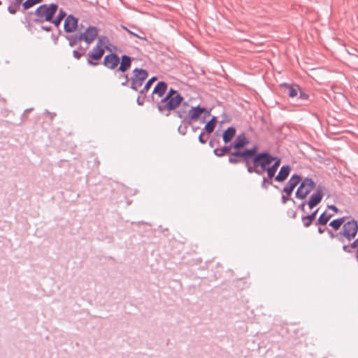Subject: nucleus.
<instances>
[{
    "label": "nucleus",
    "instance_id": "nucleus-1",
    "mask_svg": "<svg viewBox=\"0 0 358 358\" xmlns=\"http://www.w3.org/2000/svg\"><path fill=\"white\" fill-rule=\"evenodd\" d=\"M273 159H275L274 156L268 152H262L260 155L247 164V171L249 173H254L259 176H264L267 167L273 163Z\"/></svg>",
    "mask_w": 358,
    "mask_h": 358
},
{
    "label": "nucleus",
    "instance_id": "nucleus-2",
    "mask_svg": "<svg viewBox=\"0 0 358 358\" xmlns=\"http://www.w3.org/2000/svg\"><path fill=\"white\" fill-rule=\"evenodd\" d=\"M58 8L56 3L41 5L34 13H31L36 17L34 22L36 24H42L44 22H50L57 12Z\"/></svg>",
    "mask_w": 358,
    "mask_h": 358
},
{
    "label": "nucleus",
    "instance_id": "nucleus-3",
    "mask_svg": "<svg viewBox=\"0 0 358 358\" xmlns=\"http://www.w3.org/2000/svg\"><path fill=\"white\" fill-rule=\"evenodd\" d=\"M183 101V97L180 94H176L173 96L164 97L157 104V108L160 113L165 110L171 111L176 109Z\"/></svg>",
    "mask_w": 358,
    "mask_h": 358
},
{
    "label": "nucleus",
    "instance_id": "nucleus-4",
    "mask_svg": "<svg viewBox=\"0 0 358 358\" xmlns=\"http://www.w3.org/2000/svg\"><path fill=\"white\" fill-rule=\"evenodd\" d=\"M131 62L132 58L131 57L126 55L121 57V63L115 74H117V72H120L117 76L118 79L121 80L122 86H127L129 81V76L127 74H125V73L131 68Z\"/></svg>",
    "mask_w": 358,
    "mask_h": 358
},
{
    "label": "nucleus",
    "instance_id": "nucleus-5",
    "mask_svg": "<svg viewBox=\"0 0 358 358\" xmlns=\"http://www.w3.org/2000/svg\"><path fill=\"white\" fill-rule=\"evenodd\" d=\"M315 182L310 178H305L303 180L301 179L299 183V187L295 194L296 198L301 200L305 199L315 189Z\"/></svg>",
    "mask_w": 358,
    "mask_h": 358
},
{
    "label": "nucleus",
    "instance_id": "nucleus-6",
    "mask_svg": "<svg viewBox=\"0 0 358 358\" xmlns=\"http://www.w3.org/2000/svg\"><path fill=\"white\" fill-rule=\"evenodd\" d=\"M148 76V73L143 69L136 68L133 71V76L131 77V88L134 91H138V88L142 86L143 82Z\"/></svg>",
    "mask_w": 358,
    "mask_h": 358
},
{
    "label": "nucleus",
    "instance_id": "nucleus-7",
    "mask_svg": "<svg viewBox=\"0 0 358 358\" xmlns=\"http://www.w3.org/2000/svg\"><path fill=\"white\" fill-rule=\"evenodd\" d=\"M357 231L358 224L355 220L345 223L343 226L342 234L344 235L348 241H350L356 236Z\"/></svg>",
    "mask_w": 358,
    "mask_h": 358
},
{
    "label": "nucleus",
    "instance_id": "nucleus-8",
    "mask_svg": "<svg viewBox=\"0 0 358 358\" xmlns=\"http://www.w3.org/2000/svg\"><path fill=\"white\" fill-rule=\"evenodd\" d=\"M104 48H99L96 45L87 53V63L90 66H96L104 55Z\"/></svg>",
    "mask_w": 358,
    "mask_h": 358
},
{
    "label": "nucleus",
    "instance_id": "nucleus-9",
    "mask_svg": "<svg viewBox=\"0 0 358 358\" xmlns=\"http://www.w3.org/2000/svg\"><path fill=\"white\" fill-rule=\"evenodd\" d=\"M121 63V57H120L115 53H110L106 55L103 61V64L107 69L110 70H117L118 68V65H120Z\"/></svg>",
    "mask_w": 358,
    "mask_h": 358
},
{
    "label": "nucleus",
    "instance_id": "nucleus-10",
    "mask_svg": "<svg viewBox=\"0 0 358 358\" xmlns=\"http://www.w3.org/2000/svg\"><path fill=\"white\" fill-rule=\"evenodd\" d=\"M81 40L85 41L86 45H90L98 36V29L94 26L88 27L85 31L79 32Z\"/></svg>",
    "mask_w": 358,
    "mask_h": 358
},
{
    "label": "nucleus",
    "instance_id": "nucleus-11",
    "mask_svg": "<svg viewBox=\"0 0 358 358\" xmlns=\"http://www.w3.org/2000/svg\"><path fill=\"white\" fill-rule=\"evenodd\" d=\"M229 162L231 164H237L243 162L247 167L248 160L244 150H234L229 155Z\"/></svg>",
    "mask_w": 358,
    "mask_h": 358
},
{
    "label": "nucleus",
    "instance_id": "nucleus-12",
    "mask_svg": "<svg viewBox=\"0 0 358 358\" xmlns=\"http://www.w3.org/2000/svg\"><path fill=\"white\" fill-rule=\"evenodd\" d=\"M204 112H206V108L204 107H201L200 106L192 107L187 115V123L190 125L192 121L198 120Z\"/></svg>",
    "mask_w": 358,
    "mask_h": 358
},
{
    "label": "nucleus",
    "instance_id": "nucleus-13",
    "mask_svg": "<svg viewBox=\"0 0 358 358\" xmlns=\"http://www.w3.org/2000/svg\"><path fill=\"white\" fill-rule=\"evenodd\" d=\"M301 180V177L300 176L296 174L292 175L284 187L282 192L287 196H290L295 187L300 183Z\"/></svg>",
    "mask_w": 358,
    "mask_h": 358
},
{
    "label": "nucleus",
    "instance_id": "nucleus-14",
    "mask_svg": "<svg viewBox=\"0 0 358 358\" xmlns=\"http://www.w3.org/2000/svg\"><path fill=\"white\" fill-rule=\"evenodd\" d=\"M78 19L73 15H68L64 24V29L66 33H73L76 31L78 27Z\"/></svg>",
    "mask_w": 358,
    "mask_h": 358
},
{
    "label": "nucleus",
    "instance_id": "nucleus-15",
    "mask_svg": "<svg viewBox=\"0 0 358 358\" xmlns=\"http://www.w3.org/2000/svg\"><path fill=\"white\" fill-rule=\"evenodd\" d=\"M324 194L322 190L317 189L309 198L307 204L310 209L317 206L322 200Z\"/></svg>",
    "mask_w": 358,
    "mask_h": 358
},
{
    "label": "nucleus",
    "instance_id": "nucleus-16",
    "mask_svg": "<svg viewBox=\"0 0 358 358\" xmlns=\"http://www.w3.org/2000/svg\"><path fill=\"white\" fill-rule=\"evenodd\" d=\"M274 159L273 163L268 165L266 171L269 180H272L274 178L281 163V159L278 157L274 156Z\"/></svg>",
    "mask_w": 358,
    "mask_h": 358
},
{
    "label": "nucleus",
    "instance_id": "nucleus-17",
    "mask_svg": "<svg viewBox=\"0 0 358 358\" xmlns=\"http://www.w3.org/2000/svg\"><path fill=\"white\" fill-rule=\"evenodd\" d=\"M249 143L248 139L244 134L238 135L235 141L231 143V146L234 150H243L244 148Z\"/></svg>",
    "mask_w": 358,
    "mask_h": 358
},
{
    "label": "nucleus",
    "instance_id": "nucleus-18",
    "mask_svg": "<svg viewBox=\"0 0 358 358\" xmlns=\"http://www.w3.org/2000/svg\"><path fill=\"white\" fill-rule=\"evenodd\" d=\"M291 171V167L289 165L282 166L277 176L275 177V180L278 182H284L289 175Z\"/></svg>",
    "mask_w": 358,
    "mask_h": 358
},
{
    "label": "nucleus",
    "instance_id": "nucleus-19",
    "mask_svg": "<svg viewBox=\"0 0 358 358\" xmlns=\"http://www.w3.org/2000/svg\"><path fill=\"white\" fill-rule=\"evenodd\" d=\"M243 150L248 160L247 164H248L251 160L255 159L258 155H260L261 154V152H258L259 147L257 145H254L251 148H245Z\"/></svg>",
    "mask_w": 358,
    "mask_h": 358
},
{
    "label": "nucleus",
    "instance_id": "nucleus-20",
    "mask_svg": "<svg viewBox=\"0 0 358 358\" xmlns=\"http://www.w3.org/2000/svg\"><path fill=\"white\" fill-rule=\"evenodd\" d=\"M167 87L168 85L165 82H159L155 87L152 91V94H156L159 97L162 98L165 94Z\"/></svg>",
    "mask_w": 358,
    "mask_h": 358
},
{
    "label": "nucleus",
    "instance_id": "nucleus-21",
    "mask_svg": "<svg viewBox=\"0 0 358 358\" xmlns=\"http://www.w3.org/2000/svg\"><path fill=\"white\" fill-rule=\"evenodd\" d=\"M236 130L234 127H230L224 131L222 134V139L225 143H228L231 141L233 138L236 135Z\"/></svg>",
    "mask_w": 358,
    "mask_h": 358
},
{
    "label": "nucleus",
    "instance_id": "nucleus-22",
    "mask_svg": "<svg viewBox=\"0 0 358 358\" xmlns=\"http://www.w3.org/2000/svg\"><path fill=\"white\" fill-rule=\"evenodd\" d=\"M231 149H234L231 146V143L229 145H224L220 148H215L213 150V153L215 155H216L218 157H222L224 156L225 155L228 154L229 155V153L231 150Z\"/></svg>",
    "mask_w": 358,
    "mask_h": 358
},
{
    "label": "nucleus",
    "instance_id": "nucleus-23",
    "mask_svg": "<svg viewBox=\"0 0 358 358\" xmlns=\"http://www.w3.org/2000/svg\"><path fill=\"white\" fill-rule=\"evenodd\" d=\"M65 38L69 41V45L71 47H74L79 42L82 41L79 33L75 34L73 35H66Z\"/></svg>",
    "mask_w": 358,
    "mask_h": 358
},
{
    "label": "nucleus",
    "instance_id": "nucleus-24",
    "mask_svg": "<svg viewBox=\"0 0 358 358\" xmlns=\"http://www.w3.org/2000/svg\"><path fill=\"white\" fill-rule=\"evenodd\" d=\"M285 87V92L287 93L289 97L294 98L298 94V91L299 87L298 85L292 86L287 84L284 85Z\"/></svg>",
    "mask_w": 358,
    "mask_h": 358
},
{
    "label": "nucleus",
    "instance_id": "nucleus-25",
    "mask_svg": "<svg viewBox=\"0 0 358 358\" xmlns=\"http://www.w3.org/2000/svg\"><path fill=\"white\" fill-rule=\"evenodd\" d=\"M332 216V214L327 213L326 211L322 213L315 222V225H326Z\"/></svg>",
    "mask_w": 358,
    "mask_h": 358
},
{
    "label": "nucleus",
    "instance_id": "nucleus-26",
    "mask_svg": "<svg viewBox=\"0 0 358 358\" xmlns=\"http://www.w3.org/2000/svg\"><path fill=\"white\" fill-rule=\"evenodd\" d=\"M110 45V41L108 37L105 36H98V41L96 43V45L99 46V48H102L110 50L108 45Z\"/></svg>",
    "mask_w": 358,
    "mask_h": 358
},
{
    "label": "nucleus",
    "instance_id": "nucleus-27",
    "mask_svg": "<svg viewBox=\"0 0 358 358\" xmlns=\"http://www.w3.org/2000/svg\"><path fill=\"white\" fill-rule=\"evenodd\" d=\"M66 16V12L64 10L60 9L56 18L54 19V17H52V21H50V22L54 24L56 27H58L60 25L62 20L65 18Z\"/></svg>",
    "mask_w": 358,
    "mask_h": 358
},
{
    "label": "nucleus",
    "instance_id": "nucleus-28",
    "mask_svg": "<svg viewBox=\"0 0 358 358\" xmlns=\"http://www.w3.org/2000/svg\"><path fill=\"white\" fill-rule=\"evenodd\" d=\"M42 1L41 0H25L23 3V9L21 11L24 12Z\"/></svg>",
    "mask_w": 358,
    "mask_h": 358
},
{
    "label": "nucleus",
    "instance_id": "nucleus-29",
    "mask_svg": "<svg viewBox=\"0 0 358 358\" xmlns=\"http://www.w3.org/2000/svg\"><path fill=\"white\" fill-rule=\"evenodd\" d=\"M344 222H345L344 217H341V218L336 219V220H332L329 223V226H331L334 229L338 230L340 229V227L342 226V224L344 223Z\"/></svg>",
    "mask_w": 358,
    "mask_h": 358
},
{
    "label": "nucleus",
    "instance_id": "nucleus-30",
    "mask_svg": "<svg viewBox=\"0 0 358 358\" xmlns=\"http://www.w3.org/2000/svg\"><path fill=\"white\" fill-rule=\"evenodd\" d=\"M157 77H152L150 79H149L147 81V83H145L143 88L139 91L140 94H145L148 92V91L150 90V88L152 86V85L153 84V83L157 80Z\"/></svg>",
    "mask_w": 358,
    "mask_h": 358
},
{
    "label": "nucleus",
    "instance_id": "nucleus-31",
    "mask_svg": "<svg viewBox=\"0 0 358 358\" xmlns=\"http://www.w3.org/2000/svg\"><path fill=\"white\" fill-rule=\"evenodd\" d=\"M311 218L312 217L307 215H303L301 217V220L304 227L308 228L313 224V221L311 220Z\"/></svg>",
    "mask_w": 358,
    "mask_h": 358
},
{
    "label": "nucleus",
    "instance_id": "nucleus-32",
    "mask_svg": "<svg viewBox=\"0 0 358 358\" xmlns=\"http://www.w3.org/2000/svg\"><path fill=\"white\" fill-rule=\"evenodd\" d=\"M268 185H273L272 180H269L268 178V177L266 178L265 176H263L262 184H261V187L263 189H268Z\"/></svg>",
    "mask_w": 358,
    "mask_h": 358
},
{
    "label": "nucleus",
    "instance_id": "nucleus-33",
    "mask_svg": "<svg viewBox=\"0 0 358 358\" xmlns=\"http://www.w3.org/2000/svg\"><path fill=\"white\" fill-rule=\"evenodd\" d=\"M215 128V124H212L210 122H208L204 127L205 131L208 134H211Z\"/></svg>",
    "mask_w": 358,
    "mask_h": 358
},
{
    "label": "nucleus",
    "instance_id": "nucleus-34",
    "mask_svg": "<svg viewBox=\"0 0 358 358\" xmlns=\"http://www.w3.org/2000/svg\"><path fill=\"white\" fill-rule=\"evenodd\" d=\"M121 27H122V29L125 30L127 32H128L129 34L134 36L140 39L146 40L145 37L138 35L137 34H136V33L133 32L132 31H131L130 29H129L127 27L122 25Z\"/></svg>",
    "mask_w": 358,
    "mask_h": 358
},
{
    "label": "nucleus",
    "instance_id": "nucleus-35",
    "mask_svg": "<svg viewBox=\"0 0 358 358\" xmlns=\"http://www.w3.org/2000/svg\"><path fill=\"white\" fill-rule=\"evenodd\" d=\"M21 10L22 9H19L17 7H15L14 4L11 2L8 7V11L12 15H15L17 11Z\"/></svg>",
    "mask_w": 358,
    "mask_h": 358
},
{
    "label": "nucleus",
    "instance_id": "nucleus-36",
    "mask_svg": "<svg viewBox=\"0 0 358 358\" xmlns=\"http://www.w3.org/2000/svg\"><path fill=\"white\" fill-rule=\"evenodd\" d=\"M25 0H12L10 2L13 3L15 7L19 9H23V3Z\"/></svg>",
    "mask_w": 358,
    "mask_h": 358
},
{
    "label": "nucleus",
    "instance_id": "nucleus-37",
    "mask_svg": "<svg viewBox=\"0 0 358 358\" xmlns=\"http://www.w3.org/2000/svg\"><path fill=\"white\" fill-rule=\"evenodd\" d=\"M176 113H177L178 116L180 118L183 119L184 121L187 122V115H185L186 114V111L185 110H179Z\"/></svg>",
    "mask_w": 358,
    "mask_h": 358
},
{
    "label": "nucleus",
    "instance_id": "nucleus-38",
    "mask_svg": "<svg viewBox=\"0 0 358 358\" xmlns=\"http://www.w3.org/2000/svg\"><path fill=\"white\" fill-rule=\"evenodd\" d=\"M84 55V52H80L78 50L73 51V56L76 59H80Z\"/></svg>",
    "mask_w": 358,
    "mask_h": 358
},
{
    "label": "nucleus",
    "instance_id": "nucleus-39",
    "mask_svg": "<svg viewBox=\"0 0 358 358\" xmlns=\"http://www.w3.org/2000/svg\"><path fill=\"white\" fill-rule=\"evenodd\" d=\"M176 94H180L176 90L171 88L169 91V92L166 94V95L164 97H166L168 99L169 97H172Z\"/></svg>",
    "mask_w": 358,
    "mask_h": 358
},
{
    "label": "nucleus",
    "instance_id": "nucleus-40",
    "mask_svg": "<svg viewBox=\"0 0 358 358\" xmlns=\"http://www.w3.org/2000/svg\"><path fill=\"white\" fill-rule=\"evenodd\" d=\"M336 238L341 243H344V235L342 234V231H340L336 234Z\"/></svg>",
    "mask_w": 358,
    "mask_h": 358
},
{
    "label": "nucleus",
    "instance_id": "nucleus-41",
    "mask_svg": "<svg viewBox=\"0 0 358 358\" xmlns=\"http://www.w3.org/2000/svg\"><path fill=\"white\" fill-rule=\"evenodd\" d=\"M203 135H204L203 132H201V133L200 134V135L199 136V141L201 143H202V144H205V143H206V141H207V139H205V138H203Z\"/></svg>",
    "mask_w": 358,
    "mask_h": 358
},
{
    "label": "nucleus",
    "instance_id": "nucleus-42",
    "mask_svg": "<svg viewBox=\"0 0 358 358\" xmlns=\"http://www.w3.org/2000/svg\"><path fill=\"white\" fill-rule=\"evenodd\" d=\"M351 247H350V245H344L343 246V251H345V252H348V253H351L352 252V250H351Z\"/></svg>",
    "mask_w": 358,
    "mask_h": 358
},
{
    "label": "nucleus",
    "instance_id": "nucleus-43",
    "mask_svg": "<svg viewBox=\"0 0 358 358\" xmlns=\"http://www.w3.org/2000/svg\"><path fill=\"white\" fill-rule=\"evenodd\" d=\"M178 131L181 134L185 135L187 132V127H182L181 126H180L178 127Z\"/></svg>",
    "mask_w": 358,
    "mask_h": 358
},
{
    "label": "nucleus",
    "instance_id": "nucleus-44",
    "mask_svg": "<svg viewBox=\"0 0 358 358\" xmlns=\"http://www.w3.org/2000/svg\"><path fill=\"white\" fill-rule=\"evenodd\" d=\"M318 210H319V209H317L315 211H313L311 214L308 215L307 216H309V217H312L311 220L313 221H314L315 220L316 215H317Z\"/></svg>",
    "mask_w": 358,
    "mask_h": 358
},
{
    "label": "nucleus",
    "instance_id": "nucleus-45",
    "mask_svg": "<svg viewBox=\"0 0 358 358\" xmlns=\"http://www.w3.org/2000/svg\"><path fill=\"white\" fill-rule=\"evenodd\" d=\"M307 204L306 201H303L300 205H299L298 208L301 211H305V206Z\"/></svg>",
    "mask_w": 358,
    "mask_h": 358
},
{
    "label": "nucleus",
    "instance_id": "nucleus-46",
    "mask_svg": "<svg viewBox=\"0 0 358 358\" xmlns=\"http://www.w3.org/2000/svg\"><path fill=\"white\" fill-rule=\"evenodd\" d=\"M350 247L352 249L358 248V238L350 244Z\"/></svg>",
    "mask_w": 358,
    "mask_h": 358
},
{
    "label": "nucleus",
    "instance_id": "nucleus-47",
    "mask_svg": "<svg viewBox=\"0 0 358 358\" xmlns=\"http://www.w3.org/2000/svg\"><path fill=\"white\" fill-rule=\"evenodd\" d=\"M289 196H287V194L286 195H282V197H281V201H282V203L283 204H285L287 203V201L289 200V198H288Z\"/></svg>",
    "mask_w": 358,
    "mask_h": 358
},
{
    "label": "nucleus",
    "instance_id": "nucleus-48",
    "mask_svg": "<svg viewBox=\"0 0 358 358\" xmlns=\"http://www.w3.org/2000/svg\"><path fill=\"white\" fill-rule=\"evenodd\" d=\"M308 97V96L306 94L300 92L299 99H301L302 100H307Z\"/></svg>",
    "mask_w": 358,
    "mask_h": 358
},
{
    "label": "nucleus",
    "instance_id": "nucleus-49",
    "mask_svg": "<svg viewBox=\"0 0 358 358\" xmlns=\"http://www.w3.org/2000/svg\"><path fill=\"white\" fill-rule=\"evenodd\" d=\"M41 29L49 32V31H52V27H50V26H42Z\"/></svg>",
    "mask_w": 358,
    "mask_h": 358
},
{
    "label": "nucleus",
    "instance_id": "nucleus-50",
    "mask_svg": "<svg viewBox=\"0 0 358 358\" xmlns=\"http://www.w3.org/2000/svg\"><path fill=\"white\" fill-rule=\"evenodd\" d=\"M89 45H86L85 48L82 47L81 45L79 46L78 50L81 52H84V55L85 54L86 50L88 48Z\"/></svg>",
    "mask_w": 358,
    "mask_h": 358
},
{
    "label": "nucleus",
    "instance_id": "nucleus-51",
    "mask_svg": "<svg viewBox=\"0 0 358 358\" xmlns=\"http://www.w3.org/2000/svg\"><path fill=\"white\" fill-rule=\"evenodd\" d=\"M328 208L332 210H334L335 213H338V209L336 206H335L334 205H331V206H328Z\"/></svg>",
    "mask_w": 358,
    "mask_h": 358
},
{
    "label": "nucleus",
    "instance_id": "nucleus-52",
    "mask_svg": "<svg viewBox=\"0 0 358 358\" xmlns=\"http://www.w3.org/2000/svg\"><path fill=\"white\" fill-rule=\"evenodd\" d=\"M327 232L330 236L331 238H336V234H334L330 229H327Z\"/></svg>",
    "mask_w": 358,
    "mask_h": 358
},
{
    "label": "nucleus",
    "instance_id": "nucleus-53",
    "mask_svg": "<svg viewBox=\"0 0 358 358\" xmlns=\"http://www.w3.org/2000/svg\"><path fill=\"white\" fill-rule=\"evenodd\" d=\"M144 102V99L143 100H141L140 97H138L137 99V103L138 105L142 106Z\"/></svg>",
    "mask_w": 358,
    "mask_h": 358
},
{
    "label": "nucleus",
    "instance_id": "nucleus-54",
    "mask_svg": "<svg viewBox=\"0 0 358 358\" xmlns=\"http://www.w3.org/2000/svg\"><path fill=\"white\" fill-rule=\"evenodd\" d=\"M209 122H210L212 124L216 125L217 119L215 117H213L212 119Z\"/></svg>",
    "mask_w": 358,
    "mask_h": 358
},
{
    "label": "nucleus",
    "instance_id": "nucleus-55",
    "mask_svg": "<svg viewBox=\"0 0 358 358\" xmlns=\"http://www.w3.org/2000/svg\"><path fill=\"white\" fill-rule=\"evenodd\" d=\"M324 229H322V228H321V227H319V228H318V233H319V234H323V233H324Z\"/></svg>",
    "mask_w": 358,
    "mask_h": 358
},
{
    "label": "nucleus",
    "instance_id": "nucleus-56",
    "mask_svg": "<svg viewBox=\"0 0 358 358\" xmlns=\"http://www.w3.org/2000/svg\"><path fill=\"white\" fill-rule=\"evenodd\" d=\"M209 145H210L211 148L214 147V141H213V140L210 141V142H209Z\"/></svg>",
    "mask_w": 358,
    "mask_h": 358
},
{
    "label": "nucleus",
    "instance_id": "nucleus-57",
    "mask_svg": "<svg viewBox=\"0 0 358 358\" xmlns=\"http://www.w3.org/2000/svg\"><path fill=\"white\" fill-rule=\"evenodd\" d=\"M54 115H55V114H54V115H51V118H52V119L53 118V116H54Z\"/></svg>",
    "mask_w": 358,
    "mask_h": 358
},
{
    "label": "nucleus",
    "instance_id": "nucleus-58",
    "mask_svg": "<svg viewBox=\"0 0 358 358\" xmlns=\"http://www.w3.org/2000/svg\"><path fill=\"white\" fill-rule=\"evenodd\" d=\"M193 130H196L197 128L192 127Z\"/></svg>",
    "mask_w": 358,
    "mask_h": 358
},
{
    "label": "nucleus",
    "instance_id": "nucleus-59",
    "mask_svg": "<svg viewBox=\"0 0 358 358\" xmlns=\"http://www.w3.org/2000/svg\"><path fill=\"white\" fill-rule=\"evenodd\" d=\"M1 4H2V2H1V1H0V5H1Z\"/></svg>",
    "mask_w": 358,
    "mask_h": 358
}]
</instances>
